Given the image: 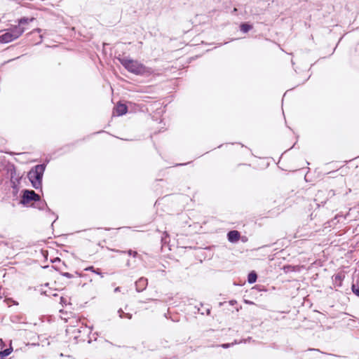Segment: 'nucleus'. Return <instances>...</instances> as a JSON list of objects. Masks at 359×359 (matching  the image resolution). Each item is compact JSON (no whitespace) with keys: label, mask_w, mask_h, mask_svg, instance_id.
<instances>
[{"label":"nucleus","mask_w":359,"mask_h":359,"mask_svg":"<svg viewBox=\"0 0 359 359\" xmlns=\"http://www.w3.org/2000/svg\"><path fill=\"white\" fill-rule=\"evenodd\" d=\"M44 172V167L42 165H36L29 172V178L35 188L41 185V180Z\"/></svg>","instance_id":"obj_2"},{"label":"nucleus","mask_w":359,"mask_h":359,"mask_svg":"<svg viewBox=\"0 0 359 359\" xmlns=\"http://www.w3.org/2000/svg\"><path fill=\"white\" fill-rule=\"evenodd\" d=\"M8 30L12 34L14 39H16L23 34L25 31V28L18 25L10 27Z\"/></svg>","instance_id":"obj_3"},{"label":"nucleus","mask_w":359,"mask_h":359,"mask_svg":"<svg viewBox=\"0 0 359 359\" xmlns=\"http://www.w3.org/2000/svg\"><path fill=\"white\" fill-rule=\"evenodd\" d=\"M22 154V153H15V155H20V154ZM11 154L12 155L13 154Z\"/></svg>","instance_id":"obj_14"},{"label":"nucleus","mask_w":359,"mask_h":359,"mask_svg":"<svg viewBox=\"0 0 359 359\" xmlns=\"http://www.w3.org/2000/svg\"><path fill=\"white\" fill-rule=\"evenodd\" d=\"M285 152H286V151H285L283 154H281L280 157H283V154H284Z\"/></svg>","instance_id":"obj_15"},{"label":"nucleus","mask_w":359,"mask_h":359,"mask_svg":"<svg viewBox=\"0 0 359 359\" xmlns=\"http://www.w3.org/2000/svg\"><path fill=\"white\" fill-rule=\"evenodd\" d=\"M104 130H100L97 133H95L94 134H98V133H104Z\"/></svg>","instance_id":"obj_13"},{"label":"nucleus","mask_w":359,"mask_h":359,"mask_svg":"<svg viewBox=\"0 0 359 359\" xmlns=\"http://www.w3.org/2000/svg\"><path fill=\"white\" fill-rule=\"evenodd\" d=\"M252 29V25L248 22H243L240 25V30L243 33H247Z\"/></svg>","instance_id":"obj_8"},{"label":"nucleus","mask_w":359,"mask_h":359,"mask_svg":"<svg viewBox=\"0 0 359 359\" xmlns=\"http://www.w3.org/2000/svg\"><path fill=\"white\" fill-rule=\"evenodd\" d=\"M11 349L8 348L4 351L3 352H0V359H4L6 356L8 355L11 353Z\"/></svg>","instance_id":"obj_11"},{"label":"nucleus","mask_w":359,"mask_h":359,"mask_svg":"<svg viewBox=\"0 0 359 359\" xmlns=\"http://www.w3.org/2000/svg\"><path fill=\"white\" fill-rule=\"evenodd\" d=\"M118 60L126 69L135 75L147 76L154 73L152 68L146 67L137 60L128 57H118Z\"/></svg>","instance_id":"obj_1"},{"label":"nucleus","mask_w":359,"mask_h":359,"mask_svg":"<svg viewBox=\"0 0 359 359\" xmlns=\"http://www.w3.org/2000/svg\"><path fill=\"white\" fill-rule=\"evenodd\" d=\"M115 113L117 116H123L128 112V107L122 103H118L114 108Z\"/></svg>","instance_id":"obj_5"},{"label":"nucleus","mask_w":359,"mask_h":359,"mask_svg":"<svg viewBox=\"0 0 359 359\" xmlns=\"http://www.w3.org/2000/svg\"><path fill=\"white\" fill-rule=\"evenodd\" d=\"M14 38L10 31L6 29L4 32H0V43H7L14 41Z\"/></svg>","instance_id":"obj_4"},{"label":"nucleus","mask_w":359,"mask_h":359,"mask_svg":"<svg viewBox=\"0 0 359 359\" xmlns=\"http://www.w3.org/2000/svg\"><path fill=\"white\" fill-rule=\"evenodd\" d=\"M239 233L236 231H232L229 233L228 238L231 242H234L238 240Z\"/></svg>","instance_id":"obj_9"},{"label":"nucleus","mask_w":359,"mask_h":359,"mask_svg":"<svg viewBox=\"0 0 359 359\" xmlns=\"http://www.w3.org/2000/svg\"><path fill=\"white\" fill-rule=\"evenodd\" d=\"M257 280V274L255 272H251L248 275V282L250 283H253Z\"/></svg>","instance_id":"obj_10"},{"label":"nucleus","mask_w":359,"mask_h":359,"mask_svg":"<svg viewBox=\"0 0 359 359\" xmlns=\"http://www.w3.org/2000/svg\"><path fill=\"white\" fill-rule=\"evenodd\" d=\"M24 200L39 201V196L34 191H26L24 193Z\"/></svg>","instance_id":"obj_6"},{"label":"nucleus","mask_w":359,"mask_h":359,"mask_svg":"<svg viewBox=\"0 0 359 359\" xmlns=\"http://www.w3.org/2000/svg\"><path fill=\"white\" fill-rule=\"evenodd\" d=\"M34 31L37 32L38 33H40L41 32V29L40 28H36Z\"/></svg>","instance_id":"obj_12"},{"label":"nucleus","mask_w":359,"mask_h":359,"mask_svg":"<svg viewBox=\"0 0 359 359\" xmlns=\"http://www.w3.org/2000/svg\"><path fill=\"white\" fill-rule=\"evenodd\" d=\"M34 20H35V18L33 17H32V18L22 17V18H20L18 20V25L20 27H24L25 25H28L29 22H33Z\"/></svg>","instance_id":"obj_7"},{"label":"nucleus","mask_w":359,"mask_h":359,"mask_svg":"<svg viewBox=\"0 0 359 359\" xmlns=\"http://www.w3.org/2000/svg\"><path fill=\"white\" fill-rule=\"evenodd\" d=\"M357 157H358V158H359V155H358Z\"/></svg>","instance_id":"obj_16"}]
</instances>
